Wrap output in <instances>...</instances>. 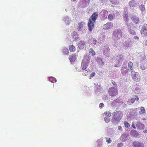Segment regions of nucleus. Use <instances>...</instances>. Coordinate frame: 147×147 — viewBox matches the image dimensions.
Masks as SVG:
<instances>
[{
	"instance_id": "obj_18",
	"label": "nucleus",
	"mask_w": 147,
	"mask_h": 147,
	"mask_svg": "<svg viewBox=\"0 0 147 147\" xmlns=\"http://www.w3.org/2000/svg\"><path fill=\"white\" fill-rule=\"evenodd\" d=\"M128 70L126 66H123L121 69V73L123 74H126L128 72Z\"/></svg>"
},
{
	"instance_id": "obj_15",
	"label": "nucleus",
	"mask_w": 147,
	"mask_h": 147,
	"mask_svg": "<svg viewBox=\"0 0 147 147\" xmlns=\"http://www.w3.org/2000/svg\"><path fill=\"white\" fill-rule=\"evenodd\" d=\"M136 126L137 128L139 129H142L144 127V125L140 122H137L136 124Z\"/></svg>"
},
{
	"instance_id": "obj_1",
	"label": "nucleus",
	"mask_w": 147,
	"mask_h": 147,
	"mask_svg": "<svg viewBox=\"0 0 147 147\" xmlns=\"http://www.w3.org/2000/svg\"><path fill=\"white\" fill-rule=\"evenodd\" d=\"M98 14L96 12L94 13L89 18L88 23V26L89 30L91 31L94 28V23L95 22L97 17Z\"/></svg>"
},
{
	"instance_id": "obj_9",
	"label": "nucleus",
	"mask_w": 147,
	"mask_h": 147,
	"mask_svg": "<svg viewBox=\"0 0 147 147\" xmlns=\"http://www.w3.org/2000/svg\"><path fill=\"white\" fill-rule=\"evenodd\" d=\"M132 146L134 147H144L142 143L136 141H134L133 142Z\"/></svg>"
},
{
	"instance_id": "obj_20",
	"label": "nucleus",
	"mask_w": 147,
	"mask_h": 147,
	"mask_svg": "<svg viewBox=\"0 0 147 147\" xmlns=\"http://www.w3.org/2000/svg\"><path fill=\"white\" fill-rule=\"evenodd\" d=\"M139 100V98L137 96H135L134 98H131L129 100V101L132 103H133L135 100L138 101Z\"/></svg>"
},
{
	"instance_id": "obj_11",
	"label": "nucleus",
	"mask_w": 147,
	"mask_h": 147,
	"mask_svg": "<svg viewBox=\"0 0 147 147\" xmlns=\"http://www.w3.org/2000/svg\"><path fill=\"white\" fill-rule=\"evenodd\" d=\"M129 136L126 133H124L121 137V141L123 142L126 141L127 140L129 139Z\"/></svg>"
},
{
	"instance_id": "obj_22",
	"label": "nucleus",
	"mask_w": 147,
	"mask_h": 147,
	"mask_svg": "<svg viewBox=\"0 0 147 147\" xmlns=\"http://www.w3.org/2000/svg\"><path fill=\"white\" fill-rule=\"evenodd\" d=\"M109 48L107 47H104L102 49V51L104 52V54H106L108 51L109 50Z\"/></svg>"
},
{
	"instance_id": "obj_43",
	"label": "nucleus",
	"mask_w": 147,
	"mask_h": 147,
	"mask_svg": "<svg viewBox=\"0 0 147 147\" xmlns=\"http://www.w3.org/2000/svg\"><path fill=\"white\" fill-rule=\"evenodd\" d=\"M132 126L134 128V129L136 128V127L134 125V124L133 123L132 124Z\"/></svg>"
},
{
	"instance_id": "obj_12",
	"label": "nucleus",
	"mask_w": 147,
	"mask_h": 147,
	"mask_svg": "<svg viewBox=\"0 0 147 147\" xmlns=\"http://www.w3.org/2000/svg\"><path fill=\"white\" fill-rule=\"evenodd\" d=\"M113 24L111 22L107 23L103 26V28L104 30H107L111 28L113 26Z\"/></svg>"
},
{
	"instance_id": "obj_48",
	"label": "nucleus",
	"mask_w": 147,
	"mask_h": 147,
	"mask_svg": "<svg viewBox=\"0 0 147 147\" xmlns=\"http://www.w3.org/2000/svg\"><path fill=\"white\" fill-rule=\"evenodd\" d=\"M144 132L145 133H147V130H144Z\"/></svg>"
},
{
	"instance_id": "obj_38",
	"label": "nucleus",
	"mask_w": 147,
	"mask_h": 147,
	"mask_svg": "<svg viewBox=\"0 0 147 147\" xmlns=\"http://www.w3.org/2000/svg\"><path fill=\"white\" fill-rule=\"evenodd\" d=\"M123 145V144L122 143H119L117 144L118 147H121Z\"/></svg>"
},
{
	"instance_id": "obj_33",
	"label": "nucleus",
	"mask_w": 147,
	"mask_h": 147,
	"mask_svg": "<svg viewBox=\"0 0 147 147\" xmlns=\"http://www.w3.org/2000/svg\"><path fill=\"white\" fill-rule=\"evenodd\" d=\"M104 119L105 121L107 123L109 122L110 121V119L109 117H105Z\"/></svg>"
},
{
	"instance_id": "obj_5",
	"label": "nucleus",
	"mask_w": 147,
	"mask_h": 147,
	"mask_svg": "<svg viewBox=\"0 0 147 147\" xmlns=\"http://www.w3.org/2000/svg\"><path fill=\"white\" fill-rule=\"evenodd\" d=\"M108 92L109 95L113 97H114L118 94L117 90L113 87H111L109 88Z\"/></svg>"
},
{
	"instance_id": "obj_32",
	"label": "nucleus",
	"mask_w": 147,
	"mask_h": 147,
	"mask_svg": "<svg viewBox=\"0 0 147 147\" xmlns=\"http://www.w3.org/2000/svg\"><path fill=\"white\" fill-rule=\"evenodd\" d=\"M77 34L76 32H74L72 34V36H73L74 38L76 39V35Z\"/></svg>"
},
{
	"instance_id": "obj_7",
	"label": "nucleus",
	"mask_w": 147,
	"mask_h": 147,
	"mask_svg": "<svg viewBox=\"0 0 147 147\" xmlns=\"http://www.w3.org/2000/svg\"><path fill=\"white\" fill-rule=\"evenodd\" d=\"M113 35L115 37H117L118 39H119L122 36L121 30H115L113 32Z\"/></svg>"
},
{
	"instance_id": "obj_36",
	"label": "nucleus",
	"mask_w": 147,
	"mask_h": 147,
	"mask_svg": "<svg viewBox=\"0 0 147 147\" xmlns=\"http://www.w3.org/2000/svg\"><path fill=\"white\" fill-rule=\"evenodd\" d=\"M140 110L141 111V113H144L145 112V110L143 107H140Z\"/></svg>"
},
{
	"instance_id": "obj_8",
	"label": "nucleus",
	"mask_w": 147,
	"mask_h": 147,
	"mask_svg": "<svg viewBox=\"0 0 147 147\" xmlns=\"http://www.w3.org/2000/svg\"><path fill=\"white\" fill-rule=\"evenodd\" d=\"M129 5L131 7H135L138 6V3L136 0H131L129 3Z\"/></svg>"
},
{
	"instance_id": "obj_26",
	"label": "nucleus",
	"mask_w": 147,
	"mask_h": 147,
	"mask_svg": "<svg viewBox=\"0 0 147 147\" xmlns=\"http://www.w3.org/2000/svg\"><path fill=\"white\" fill-rule=\"evenodd\" d=\"M131 43L130 42H128L127 41H125L124 45L125 47H128L130 46Z\"/></svg>"
},
{
	"instance_id": "obj_14",
	"label": "nucleus",
	"mask_w": 147,
	"mask_h": 147,
	"mask_svg": "<svg viewBox=\"0 0 147 147\" xmlns=\"http://www.w3.org/2000/svg\"><path fill=\"white\" fill-rule=\"evenodd\" d=\"M84 22H79L78 24L77 28L78 30L81 31L82 30L84 27Z\"/></svg>"
},
{
	"instance_id": "obj_10",
	"label": "nucleus",
	"mask_w": 147,
	"mask_h": 147,
	"mask_svg": "<svg viewBox=\"0 0 147 147\" xmlns=\"http://www.w3.org/2000/svg\"><path fill=\"white\" fill-rule=\"evenodd\" d=\"M131 19L134 23L137 24L139 21V19L136 15H133L131 16Z\"/></svg>"
},
{
	"instance_id": "obj_2",
	"label": "nucleus",
	"mask_w": 147,
	"mask_h": 147,
	"mask_svg": "<svg viewBox=\"0 0 147 147\" xmlns=\"http://www.w3.org/2000/svg\"><path fill=\"white\" fill-rule=\"evenodd\" d=\"M123 115L121 111H115L113 113L112 121L113 123L117 124L120 121Z\"/></svg>"
},
{
	"instance_id": "obj_50",
	"label": "nucleus",
	"mask_w": 147,
	"mask_h": 147,
	"mask_svg": "<svg viewBox=\"0 0 147 147\" xmlns=\"http://www.w3.org/2000/svg\"><path fill=\"white\" fill-rule=\"evenodd\" d=\"M105 12H107L108 13V11H107V10H105Z\"/></svg>"
},
{
	"instance_id": "obj_31",
	"label": "nucleus",
	"mask_w": 147,
	"mask_h": 147,
	"mask_svg": "<svg viewBox=\"0 0 147 147\" xmlns=\"http://www.w3.org/2000/svg\"><path fill=\"white\" fill-rule=\"evenodd\" d=\"M63 50L65 51L66 52L65 53H64L65 55H68L69 54V52L68 50V49L66 48H65L63 49Z\"/></svg>"
},
{
	"instance_id": "obj_3",
	"label": "nucleus",
	"mask_w": 147,
	"mask_h": 147,
	"mask_svg": "<svg viewBox=\"0 0 147 147\" xmlns=\"http://www.w3.org/2000/svg\"><path fill=\"white\" fill-rule=\"evenodd\" d=\"M90 59V58H89L88 56L86 55L84 56L81 65L82 70H84L86 69L89 63Z\"/></svg>"
},
{
	"instance_id": "obj_30",
	"label": "nucleus",
	"mask_w": 147,
	"mask_h": 147,
	"mask_svg": "<svg viewBox=\"0 0 147 147\" xmlns=\"http://www.w3.org/2000/svg\"><path fill=\"white\" fill-rule=\"evenodd\" d=\"M124 123V126L128 128L130 127V124L128 122L125 121Z\"/></svg>"
},
{
	"instance_id": "obj_27",
	"label": "nucleus",
	"mask_w": 147,
	"mask_h": 147,
	"mask_svg": "<svg viewBox=\"0 0 147 147\" xmlns=\"http://www.w3.org/2000/svg\"><path fill=\"white\" fill-rule=\"evenodd\" d=\"M89 53L91 54V55L92 56H94L95 55V52L92 49H90L89 51Z\"/></svg>"
},
{
	"instance_id": "obj_39",
	"label": "nucleus",
	"mask_w": 147,
	"mask_h": 147,
	"mask_svg": "<svg viewBox=\"0 0 147 147\" xmlns=\"http://www.w3.org/2000/svg\"><path fill=\"white\" fill-rule=\"evenodd\" d=\"M112 83L113 84V86L115 87L117 86V85L116 82H115L114 81L112 80Z\"/></svg>"
},
{
	"instance_id": "obj_29",
	"label": "nucleus",
	"mask_w": 147,
	"mask_h": 147,
	"mask_svg": "<svg viewBox=\"0 0 147 147\" xmlns=\"http://www.w3.org/2000/svg\"><path fill=\"white\" fill-rule=\"evenodd\" d=\"M108 19L110 20H112L113 18V16L112 14H109L108 17Z\"/></svg>"
},
{
	"instance_id": "obj_25",
	"label": "nucleus",
	"mask_w": 147,
	"mask_h": 147,
	"mask_svg": "<svg viewBox=\"0 0 147 147\" xmlns=\"http://www.w3.org/2000/svg\"><path fill=\"white\" fill-rule=\"evenodd\" d=\"M49 81L52 83H55L56 82V78L53 77L49 78Z\"/></svg>"
},
{
	"instance_id": "obj_41",
	"label": "nucleus",
	"mask_w": 147,
	"mask_h": 147,
	"mask_svg": "<svg viewBox=\"0 0 147 147\" xmlns=\"http://www.w3.org/2000/svg\"><path fill=\"white\" fill-rule=\"evenodd\" d=\"M141 69L143 70H145L146 69V68L144 65H142L140 67Z\"/></svg>"
},
{
	"instance_id": "obj_21",
	"label": "nucleus",
	"mask_w": 147,
	"mask_h": 147,
	"mask_svg": "<svg viewBox=\"0 0 147 147\" xmlns=\"http://www.w3.org/2000/svg\"><path fill=\"white\" fill-rule=\"evenodd\" d=\"M128 66L129 68L128 69V70H131L133 69V63L131 61H130L128 63Z\"/></svg>"
},
{
	"instance_id": "obj_45",
	"label": "nucleus",
	"mask_w": 147,
	"mask_h": 147,
	"mask_svg": "<svg viewBox=\"0 0 147 147\" xmlns=\"http://www.w3.org/2000/svg\"><path fill=\"white\" fill-rule=\"evenodd\" d=\"M144 43L145 45L147 46V40H145Z\"/></svg>"
},
{
	"instance_id": "obj_40",
	"label": "nucleus",
	"mask_w": 147,
	"mask_h": 147,
	"mask_svg": "<svg viewBox=\"0 0 147 147\" xmlns=\"http://www.w3.org/2000/svg\"><path fill=\"white\" fill-rule=\"evenodd\" d=\"M95 73L94 72H92L90 76V77H93L95 76Z\"/></svg>"
},
{
	"instance_id": "obj_4",
	"label": "nucleus",
	"mask_w": 147,
	"mask_h": 147,
	"mask_svg": "<svg viewBox=\"0 0 147 147\" xmlns=\"http://www.w3.org/2000/svg\"><path fill=\"white\" fill-rule=\"evenodd\" d=\"M140 32L141 35L143 37L147 35V24H144L142 25L141 27Z\"/></svg>"
},
{
	"instance_id": "obj_16",
	"label": "nucleus",
	"mask_w": 147,
	"mask_h": 147,
	"mask_svg": "<svg viewBox=\"0 0 147 147\" xmlns=\"http://www.w3.org/2000/svg\"><path fill=\"white\" fill-rule=\"evenodd\" d=\"M130 133L131 135L134 137H136L139 135L138 131L134 130H131Z\"/></svg>"
},
{
	"instance_id": "obj_17",
	"label": "nucleus",
	"mask_w": 147,
	"mask_h": 147,
	"mask_svg": "<svg viewBox=\"0 0 147 147\" xmlns=\"http://www.w3.org/2000/svg\"><path fill=\"white\" fill-rule=\"evenodd\" d=\"M85 42L82 41H80L78 43V47L80 49H83L84 48Z\"/></svg>"
},
{
	"instance_id": "obj_42",
	"label": "nucleus",
	"mask_w": 147,
	"mask_h": 147,
	"mask_svg": "<svg viewBox=\"0 0 147 147\" xmlns=\"http://www.w3.org/2000/svg\"><path fill=\"white\" fill-rule=\"evenodd\" d=\"M104 104L103 103H100L99 105V106L100 107H101L102 108V107H104Z\"/></svg>"
},
{
	"instance_id": "obj_49",
	"label": "nucleus",
	"mask_w": 147,
	"mask_h": 147,
	"mask_svg": "<svg viewBox=\"0 0 147 147\" xmlns=\"http://www.w3.org/2000/svg\"><path fill=\"white\" fill-rule=\"evenodd\" d=\"M119 100V98H117V99L115 100V102H118V100Z\"/></svg>"
},
{
	"instance_id": "obj_47",
	"label": "nucleus",
	"mask_w": 147,
	"mask_h": 147,
	"mask_svg": "<svg viewBox=\"0 0 147 147\" xmlns=\"http://www.w3.org/2000/svg\"><path fill=\"white\" fill-rule=\"evenodd\" d=\"M118 128L119 130H120L121 129V126H119L118 127Z\"/></svg>"
},
{
	"instance_id": "obj_46",
	"label": "nucleus",
	"mask_w": 147,
	"mask_h": 147,
	"mask_svg": "<svg viewBox=\"0 0 147 147\" xmlns=\"http://www.w3.org/2000/svg\"><path fill=\"white\" fill-rule=\"evenodd\" d=\"M96 40H93V43L94 45L96 44Z\"/></svg>"
},
{
	"instance_id": "obj_28",
	"label": "nucleus",
	"mask_w": 147,
	"mask_h": 147,
	"mask_svg": "<svg viewBox=\"0 0 147 147\" xmlns=\"http://www.w3.org/2000/svg\"><path fill=\"white\" fill-rule=\"evenodd\" d=\"M129 33L132 35H135L136 34V33L134 31V30H132V29H130L129 30Z\"/></svg>"
},
{
	"instance_id": "obj_23",
	"label": "nucleus",
	"mask_w": 147,
	"mask_h": 147,
	"mask_svg": "<svg viewBox=\"0 0 147 147\" xmlns=\"http://www.w3.org/2000/svg\"><path fill=\"white\" fill-rule=\"evenodd\" d=\"M98 62L100 65H103L104 64V62L102 61V59L98 58L97 59Z\"/></svg>"
},
{
	"instance_id": "obj_19",
	"label": "nucleus",
	"mask_w": 147,
	"mask_h": 147,
	"mask_svg": "<svg viewBox=\"0 0 147 147\" xmlns=\"http://www.w3.org/2000/svg\"><path fill=\"white\" fill-rule=\"evenodd\" d=\"M69 50L71 52H74L76 50V48L73 45H71L69 46Z\"/></svg>"
},
{
	"instance_id": "obj_35",
	"label": "nucleus",
	"mask_w": 147,
	"mask_h": 147,
	"mask_svg": "<svg viewBox=\"0 0 147 147\" xmlns=\"http://www.w3.org/2000/svg\"><path fill=\"white\" fill-rule=\"evenodd\" d=\"M104 114L106 115L107 116L109 117L111 116V113L110 112H109L108 113L107 111L105 112L104 113Z\"/></svg>"
},
{
	"instance_id": "obj_13",
	"label": "nucleus",
	"mask_w": 147,
	"mask_h": 147,
	"mask_svg": "<svg viewBox=\"0 0 147 147\" xmlns=\"http://www.w3.org/2000/svg\"><path fill=\"white\" fill-rule=\"evenodd\" d=\"M77 57V55L75 54H73L69 56V59L72 63H73L76 60Z\"/></svg>"
},
{
	"instance_id": "obj_44",
	"label": "nucleus",
	"mask_w": 147,
	"mask_h": 147,
	"mask_svg": "<svg viewBox=\"0 0 147 147\" xmlns=\"http://www.w3.org/2000/svg\"><path fill=\"white\" fill-rule=\"evenodd\" d=\"M134 38L135 39H136V40H138L139 39V38L136 36H135L134 37Z\"/></svg>"
},
{
	"instance_id": "obj_24",
	"label": "nucleus",
	"mask_w": 147,
	"mask_h": 147,
	"mask_svg": "<svg viewBox=\"0 0 147 147\" xmlns=\"http://www.w3.org/2000/svg\"><path fill=\"white\" fill-rule=\"evenodd\" d=\"M139 8L142 11H145V8L143 5L141 4L139 5Z\"/></svg>"
},
{
	"instance_id": "obj_37",
	"label": "nucleus",
	"mask_w": 147,
	"mask_h": 147,
	"mask_svg": "<svg viewBox=\"0 0 147 147\" xmlns=\"http://www.w3.org/2000/svg\"><path fill=\"white\" fill-rule=\"evenodd\" d=\"M106 141L108 143H110L111 142V140L110 138H106Z\"/></svg>"
},
{
	"instance_id": "obj_6",
	"label": "nucleus",
	"mask_w": 147,
	"mask_h": 147,
	"mask_svg": "<svg viewBox=\"0 0 147 147\" xmlns=\"http://www.w3.org/2000/svg\"><path fill=\"white\" fill-rule=\"evenodd\" d=\"M131 73L133 74L132 76L133 79L136 82H139L140 79V76L139 73L135 72L132 73V71L131 72Z\"/></svg>"
},
{
	"instance_id": "obj_34",
	"label": "nucleus",
	"mask_w": 147,
	"mask_h": 147,
	"mask_svg": "<svg viewBox=\"0 0 147 147\" xmlns=\"http://www.w3.org/2000/svg\"><path fill=\"white\" fill-rule=\"evenodd\" d=\"M124 20L125 21L127 22L128 20V17L127 15L126 14L124 16Z\"/></svg>"
}]
</instances>
